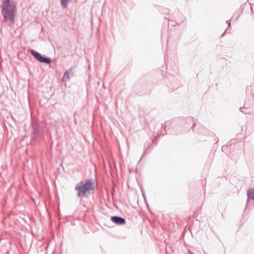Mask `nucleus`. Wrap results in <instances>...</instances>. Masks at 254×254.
I'll use <instances>...</instances> for the list:
<instances>
[{"label":"nucleus","mask_w":254,"mask_h":254,"mask_svg":"<svg viewBox=\"0 0 254 254\" xmlns=\"http://www.w3.org/2000/svg\"><path fill=\"white\" fill-rule=\"evenodd\" d=\"M30 52L38 61L41 63L49 64H50L52 62L51 58L42 56L40 53L34 50L31 49Z\"/></svg>","instance_id":"7ed1b4c3"},{"label":"nucleus","mask_w":254,"mask_h":254,"mask_svg":"<svg viewBox=\"0 0 254 254\" xmlns=\"http://www.w3.org/2000/svg\"><path fill=\"white\" fill-rule=\"evenodd\" d=\"M226 23L228 24V27H230L231 25V20H227L226 21Z\"/></svg>","instance_id":"9b49d317"},{"label":"nucleus","mask_w":254,"mask_h":254,"mask_svg":"<svg viewBox=\"0 0 254 254\" xmlns=\"http://www.w3.org/2000/svg\"><path fill=\"white\" fill-rule=\"evenodd\" d=\"M111 220L117 225H123L126 223V220L124 218L119 216H113L111 217Z\"/></svg>","instance_id":"423d86ee"},{"label":"nucleus","mask_w":254,"mask_h":254,"mask_svg":"<svg viewBox=\"0 0 254 254\" xmlns=\"http://www.w3.org/2000/svg\"><path fill=\"white\" fill-rule=\"evenodd\" d=\"M248 201L249 199L254 200V189H250L247 192Z\"/></svg>","instance_id":"0eeeda50"},{"label":"nucleus","mask_w":254,"mask_h":254,"mask_svg":"<svg viewBox=\"0 0 254 254\" xmlns=\"http://www.w3.org/2000/svg\"><path fill=\"white\" fill-rule=\"evenodd\" d=\"M11 0H3L1 4V12L4 20L8 25H12L14 23L13 11L15 7L10 2Z\"/></svg>","instance_id":"f03ea898"},{"label":"nucleus","mask_w":254,"mask_h":254,"mask_svg":"<svg viewBox=\"0 0 254 254\" xmlns=\"http://www.w3.org/2000/svg\"><path fill=\"white\" fill-rule=\"evenodd\" d=\"M187 254H194L191 251H190V250H188V253Z\"/></svg>","instance_id":"f8f14e48"},{"label":"nucleus","mask_w":254,"mask_h":254,"mask_svg":"<svg viewBox=\"0 0 254 254\" xmlns=\"http://www.w3.org/2000/svg\"><path fill=\"white\" fill-rule=\"evenodd\" d=\"M74 69L73 67H71L69 68L68 70H67L64 74L62 77L63 81H68L69 80L71 77L73 76V69Z\"/></svg>","instance_id":"39448f33"},{"label":"nucleus","mask_w":254,"mask_h":254,"mask_svg":"<svg viewBox=\"0 0 254 254\" xmlns=\"http://www.w3.org/2000/svg\"><path fill=\"white\" fill-rule=\"evenodd\" d=\"M94 182L93 179H86L76 184L74 190L77 192L76 196L78 198H84L94 191Z\"/></svg>","instance_id":"f257e3e1"},{"label":"nucleus","mask_w":254,"mask_h":254,"mask_svg":"<svg viewBox=\"0 0 254 254\" xmlns=\"http://www.w3.org/2000/svg\"><path fill=\"white\" fill-rule=\"evenodd\" d=\"M243 109H244L243 107L240 108V112H242V113H243L244 114H249V112L248 111H244Z\"/></svg>","instance_id":"9d476101"},{"label":"nucleus","mask_w":254,"mask_h":254,"mask_svg":"<svg viewBox=\"0 0 254 254\" xmlns=\"http://www.w3.org/2000/svg\"><path fill=\"white\" fill-rule=\"evenodd\" d=\"M226 31V30L225 31V32H224V33H223V34L222 35V36H223V35L225 33Z\"/></svg>","instance_id":"2eb2a0df"},{"label":"nucleus","mask_w":254,"mask_h":254,"mask_svg":"<svg viewBox=\"0 0 254 254\" xmlns=\"http://www.w3.org/2000/svg\"><path fill=\"white\" fill-rule=\"evenodd\" d=\"M153 141H152V142L149 145H148L146 148L145 149V150L144 151L142 155V156L141 157V158L140 159V160H139V162L140 161L141 159L143 158V157L145 155L146 153V151L147 150L149 149L152 145V144L153 143Z\"/></svg>","instance_id":"1a4fd4ad"},{"label":"nucleus","mask_w":254,"mask_h":254,"mask_svg":"<svg viewBox=\"0 0 254 254\" xmlns=\"http://www.w3.org/2000/svg\"><path fill=\"white\" fill-rule=\"evenodd\" d=\"M192 120H193L192 118L191 117H189L188 118V121H192Z\"/></svg>","instance_id":"ddd939ff"},{"label":"nucleus","mask_w":254,"mask_h":254,"mask_svg":"<svg viewBox=\"0 0 254 254\" xmlns=\"http://www.w3.org/2000/svg\"><path fill=\"white\" fill-rule=\"evenodd\" d=\"M195 125H196L195 124H194L193 125L192 127H194L195 126Z\"/></svg>","instance_id":"4468645a"},{"label":"nucleus","mask_w":254,"mask_h":254,"mask_svg":"<svg viewBox=\"0 0 254 254\" xmlns=\"http://www.w3.org/2000/svg\"><path fill=\"white\" fill-rule=\"evenodd\" d=\"M31 127L32 128V134L33 136L31 138V140H34L36 139L38 137H40L41 133L38 122L36 120H34L32 118H31Z\"/></svg>","instance_id":"20e7f679"},{"label":"nucleus","mask_w":254,"mask_h":254,"mask_svg":"<svg viewBox=\"0 0 254 254\" xmlns=\"http://www.w3.org/2000/svg\"><path fill=\"white\" fill-rule=\"evenodd\" d=\"M69 0H61V6L63 8L67 7Z\"/></svg>","instance_id":"6e6552de"}]
</instances>
